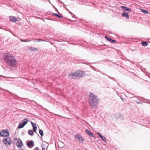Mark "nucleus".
Masks as SVG:
<instances>
[{
  "mask_svg": "<svg viewBox=\"0 0 150 150\" xmlns=\"http://www.w3.org/2000/svg\"><path fill=\"white\" fill-rule=\"evenodd\" d=\"M4 58L8 65L12 67H14L16 66V60L12 54L9 53L5 54L4 55Z\"/></svg>",
  "mask_w": 150,
  "mask_h": 150,
  "instance_id": "f257e3e1",
  "label": "nucleus"
},
{
  "mask_svg": "<svg viewBox=\"0 0 150 150\" xmlns=\"http://www.w3.org/2000/svg\"><path fill=\"white\" fill-rule=\"evenodd\" d=\"M89 100L91 106L93 108L96 107L99 103V100L97 96L91 92L90 93Z\"/></svg>",
  "mask_w": 150,
  "mask_h": 150,
  "instance_id": "f03ea898",
  "label": "nucleus"
},
{
  "mask_svg": "<svg viewBox=\"0 0 150 150\" xmlns=\"http://www.w3.org/2000/svg\"><path fill=\"white\" fill-rule=\"evenodd\" d=\"M9 135V133L7 129L3 130L0 132V136L1 137H8Z\"/></svg>",
  "mask_w": 150,
  "mask_h": 150,
  "instance_id": "7ed1b4c3",
  "label": "nucleus"
},
{
  "mask_svg": "<svg viewBox=\"0 0 150 150\" xmlns=\"http://www.w3.org/2000/svg\"><path fill=\"white\" fill-rule=\"evenodd\" d=\"M3 143L6 145L8 146L11 144V141L10 138L8 137L3 139Z\"/></svg>",
  "mask_w": 150,
  "mask_h": 150,
  "instance_id": "20e7f679",
  "label": "nucleus"
},
{
  "mask_svg": "<svg viewBox=\"0 0 150 150\" xmlns=\"http://www.w3.org/2000/svg\"><path fill=\"white\" fill-rule=\"evenodd\" d=\"M75 138L76 139V140L80 142H83L84 141V139L82 136H80L79 134H76L75 136Z\"/></svg>",
  "mask_w": 150,
  "mask_h": 150,
  "instance_id": "39448f33",
  "label": "nucleus"
},
{
  "mask_svg": "<svg viewBox=\"0 0 150 150\" xmlns=\"http://www.w3.org/2000/svg\"><path fill=\"white\" fill-rule=\"evenodd\" d=\"M71 76H78L79 77V70L76 71L75 72L70 74L68 75V76L70 78H71Z\"/></svg>",
  "mask_w": 150,
  "mask_h": 150,
  "instance_id": "423d86ee",
  "label": "nucleus"
},
{
  "mask_svg": "<svg viewBox=\"0 0 150 150\" xmlns=\"http://www.w3.org/2000/svg\"><path fill=\"white\" fill-rule=\"evenodd\" d=\"M105 38L108 41L111 43H117V41L116 40L112 39L110 38H108L106 36H105Z\"/></svg>",
  "mask_w": 150,
  "mask_h": 150,
  "instance_id": "0eeeda50",
  "label": "nucleus"
},
{
  "mask_svg": "<svg viewBox=\"0 0 150 150\" xmlns=\"http://www.w3.org/2000/svg\"><path fill=\"white\" fill-rule=\"evenodd\" d=\"M122 16L125 17L127 19H129V16L128 15V13L124 11L122 12Z\"/></svg>",
  "mask_w": 150,
  "mask_h": 150,
  "instance_id": "6e6552de",
  "label": "nucleus"
},
{
  "mask_svg": "<svg viewBox=\"0 0 150 150\" xmlns=\"http://www.w3.org/2000/svg\"><path fill=\"white\" fill-rule=\"evenodd\" d=\"M9 19L10 21L13 22H15L16 21H17V18L13 16H10Z\"/></svg>",
  "mask_w": 150,
  "mask_h": 150,
  "instance_id": "1a4fd4ad",
  "label": "nucleus"
},
{
  "mask_svg": "<svg viewBox=\"0 0 150 150\" xmlns=\"http://www.w3.org/2000/svg\"><path fill=\"white\" fill-rule=\"evenodd\" d=\"M85 75V73L84 71H79V77H83Z\"/></svg>",
  "mask_w": 150,
  "mask_h": 150,
  "instance_id": "9d476101",
  "label": "nucleus"
},
{
  "mask_svg": "<svg viewBox=\"0 0 150 150\" xmlns=\"http://www.w3.org/2000/svg\"><path fill=\"white\" fill-rule=\"evenodd\" d=\"M85 132L86 133L89 135V136H91L93 137H94L92 133L90 130H88L87 129H85Z\"/></svg>",
  "mask_w": 150,
  "mask_h": 150,
  "instance_id": "9b49d317",
  "label": "nucleus"
},
{
  "mask_svg": "<svg viewBox=\"0 0 150 150\" xmlns=\"http://www.w3.org/2000/svg\"><path fill=\"white\" fill-rule=\"evenodd\" d=\"M121 8H123V10L125 11H128L129 12H132V10L131 9H130L128 8H127L125 6H121Z\"/></svg>",
  "mask_w": 150,
  "mask_h": 150,
  "instance_id": "f8f14e48",
  "label": "nucleus"
},
{
  "mask_svg": "<svg viewBox=\"0 0 150 150\" xmlns=\"http://www.w3.org/2000/svg\"><path fill=\"white\" fill-rule=\"evenodd\" d=\"M16 145L18 148H20L22 146V142L21 140H18L16 143Z\"/></svg>",
  "mask_w": 150,
  "mask_h": 150,
  "instance_id": "ddd939ff",
  "label": "nucleus"
},
{
  "mask_svg": "<svg viewBox=\"0 0 150 150\" xmlns=\"http://www.w3.org/2000/svg\"><path fill=\"white\" fill-rule=\"evenodd\" d=\"M31 123L33 127V130L34 132H36L37 130V127L36 126V124L32 122H31Z\"/></svg>",
  "mask_w": 150,
  "mask_h": 150,
  "instance_id": "4468645a",
  "label": "nucleus"
},
{
  "mask_svg": "<svg viewBox=\"0 0 150 150\" xmlns=\"http://www.w3.org/2000/svg\"><path fill=\"white\" fill-rule=\"evenodd\" d=\"M34 144V143L33 141H30L27 143V145L29 147H30V146H33Z\"/></svg>",
  "mask_w": 150,
  "mask_h": 150,
  "instance_id": "2eb2a0df",
  "label": "nucleus"
},
{
  "mask_svg": "<svg viewBox=\"0 0 150 150\" xmlns=\"http://www.w3.org/2000/svg\"><path fill=\"white\" fill-rule=\"evenodd\" d=\"M141 43L142 45L144 47L147 46L148 44V42L146 41H143Z\"/></svg>",
  "mask_w": 150,
  "mask_h": 150,
  "instance_id": "dca6fc26",
  "label": "nucleus"
},
{
  "mask_svg": "<svg viewBox=\"0 0 150 150\" xmlns=\"http://www.w3.org/2000/svg\"><path fill=\"white\" fill-rule=\"evenodd\" d=\"M28 122V119H25L23 120L22 123L25 125Z\"/></svg>",
  "mask_w": 150,
  "mask_h": 150,
  "instance_id": "f3484780",
  "label": "nucleus"
},
{
  "mask_svg": "<svg viewBox=\"0 0 150 150\" xmlns=\"http://www.w3.org/2000/svg\"><path fill=\"white\" fill-rule=\"evenodd\" d=\"M25 125H24L23 123H21L19 124V125L18 126V128L19 129L22 128Z\"/></svg>",
  "mask_w": 150,
  "mask_h": 150,
  "instance_id": "a211bd4d",
  "label": "nucleus"
},
{
  "mask_svg": "<svg viewBox=\"0 0 150 150\" xmlns=\"http://www.w3.org/2000/svg\"><path fill=\"white\" fill-rule=\"evenodd\" d=\"M30 50L31 51H36L38 50V49L35 47H30Z\"/></svg>",
  "mask_w": 150,
  "mask_h": 150,
  "instance_id": "6ab92c4d",
  "label": "nucleus"
},
{
  "mask_svg": "<svg viewBox=\"0 0 150 150\" xmlns=\"http://www.w3.org/2000/svg\"><path fill=\"white\" fill-rule=\"evenodd\" d=\"M28 133L31 136H33V132L32 130H30L28 131Z\"/></svg>",
  "mask_w": 150,
  "mask_h": 150,
  "instance_id": "aec40b11",
  "label": "nucleus"
},
{
  "mask_svg": "<svg viewBox=\"0 0 150 150\" xmlns=\"http://www.w3.org/2000/svg\"><path fill=\"white\" fill-rule=\"evenodd\" d=\"M141 11L143 13L145 14H148L149 13V12L143 9H142Z\"/></svg>",
  "mask_w": 150,
  "mask_h": 150,
  "instance_id": "412c9836",
  "label": "nucleus"
},
{
  "mask_svg": "<svg viewBox=\"0 0 150 150\" xmlns=\"http://www.w3.org/2000/svg\"><path fill=\"white\" fill-rule=\"evenodd\" d=\"M99 137L101 138L102 140L104 141H105L106 139L105 137H103L102 135H100Z\"/></svg>",
  "mask_w": 150,
  "mask_h": 150,
  "instance_id": "4be33fe9",
  "label": "nucleus"
},
{
  "mask_svg": "<svg viewBox=\"0 0 150 150\" xmlns=\"http://www.w3.org/2000/svg\"><path fill=\"white\" fill-rule=\"evenodd\" d=\"M39 133L42 137L43 136V132L42 130H41V129L40 130H39Z\"/></svg>",
  "mask_w": 150,
  "mask_h": 150,
  "instance_id": "5701e85b",
  "label": "nucleus"
},
{
  "mask_svg": "<svg viewBox=\"0 0 150 150\" xmlns=\"http://www.w3.org/2000/svg\"><path fill=\"white\" fill-rule=\"evenodd\" d=\"M21 41H22V42H30V40H22V39H21Z\"/></svg>",
  "mask_w": 150,
  "mask_h": 150,
  "instance_id": "b1692460",
  "label": "nucleus"
},
{
  "mask_svg": "<svg viewBox=\"0 0 150 150\" xmlns=\"http://www.w3.org/2000/svg\"><path fill=\"white\" fill-rule=\"evenodd\" d=\"M42 150H47V147L48 146H47L46 147H43V146H42Z\"/></svg>",
  "mask_w": 150,
  "mask_h": 150,
  "instance_id": "393cba45",
  "label": "nucleus"
},
{
  "mask_svg": "<svg viewBox=\"0 0 150 150\" xmlns=\"http://www.w3.org/2000/svg\"><path fill=\"white\" fill-rule=\"evenodd\" d=\"M36 41L37 42H40L41 41H44V40H43L42 39H36Z\"/></svg>",
  "mask_w": 150,
  "mask_h": 150,
  "instance_id": "a878e982",
  "label": "nucleus"
},
{
  "mask_svg": "<svg viewBox=\"0 0 150 150\" xmlns=\"http://www.w3.org/2000/svg\"><path fill=\"white\" fill-rule=\"evenodd\" d=\"M57 17L59 18H62L63 17V16L60 14V15H58Z\"/></svg>",
  "mask_w": 150,
  "mask_h": 150,
  "instance_id": "bb28decb",
  "label": "nucleus"
},
{
  "mask_svg": "<svg viewBox=\"0 0 150 150\" xmlns=\"http://www.w3.org/2000/svg\"><path fill=\"white\" fill-rule=\"evenodd\" d=\"M52 14L54 16H55L56 17H57L58 16V15L56 13H53Z\"/></svg>",
  "mask_w": 150,
  "mask_h": 150,
  "instance_id": "cd10ccee",
  "label": "nucleus"
},
{
  "mask_svg": "<svg viewBox=\"0 0 150 150\" xmlns=\"http://www.w3.org/2000/svg\"><path fill=\"white\" fill-rule=\"evenodd\" d=\"M69 12L70 14H71V15H73L72 16L73 17V16H74V15L71 12H70V11H69Z\"/></svg>",
  "mask_w": 150,
  "mask_h": 150,
  "instance_id": "c85d7f7f",
  "label": "nucleus"
},
{
  "mask_svg": "<svg viewBox=\"0 0 150 150\" xmlns=\"http://www.w3.org/2000/svg\"><path fill=\"white\" fill-rule=\"evenodd\" d=\"M36 150H39V148L38 147H36L35 148Z\"/></svg>",
  "mask_w": 150,
  "mask_h": 150,
  "instance_id": "c756f323",
  "label": "nucleus"
},
{
  "mask_svg": "<svg viewBox=\"0 0 150 150\" xmlns=\"http://www.w3.org/2000/svg\"><path fill=\"white\" fill-rule=\"evenodd\" d=\"M97 134L99 136H100V135L101 134L99 132H98L97 133Z\"/></svg>",
  "mask_w": 150,
  "mask_h": 150,
  "instance_id": "7c9ffc66",
  "label": "nucleus"
}]
</instances>
